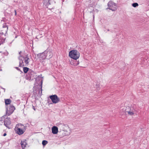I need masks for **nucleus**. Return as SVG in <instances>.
<instances>
[{
  "instance_id": "24",
  "label": "nucleus",
  "mask_w": 149,
  "mask_h": 149,
  "mask_svg": "<svg viewBox=\"0 0 149 149\" xmlns=\"http://www.w3.org/2000/svg\"><path fill=\"white\" fill-rule=\"evenodd\" d=\"M5 117L4 116L2 117L0 119V121L1 122L2 121H3V122H4V121L5 120Z\"/></svg>"
},
{
  "instance_id": "29",
  "label": "nucleus",
  "mask_w": 149,
  "mask_h": 149,
  "mask_svg": "<svg viewBox=\"0 0 149 149\" xmlns=\"http://www.w3.org/2000/svg\"><path fill=\"white\" fill-rule=\"evenodd\" d=\"M15 68L17 70H19V68L18 67H15Z\"/></svg>"
},
{
  "instance_id": "31",
  "label": "nucleus",
  "mask_w": 149,
  "mask_h": 149,
  "mask_svg": "<svg viewBox=\"0 0 149 149\" xmlns=\"http://www.w3.org/2000/svg\"><path fill=\"white\" fill-rule=\"evenodd\" d=\"M6 135V133H4L3 134V136H5Z\"/></svg>"
},
{
  "instance_id": "5",
  "label": "nucleus",
  "mask_w": 149,
  "mask_h": 149,
  "mask_svg": "<svg viewBox=\"0 0 149 149\" xmlns=\"http://www.w3.org/2000/svg\"><path fill=\"white\" fill-rule=\"evenodd\" d=\"M35 73L34 71L30 69L26 76V78L28 80L32 79L35 76Z\"/></svg>"
},
{
  "instance_id": "12",
  "label": "nucleus",
  "mask_w": 149,
  "mask_h": 149,
  "mask_svg": "<svg viewBox=\"0 0 149 149\" xmlns=\"http://www.w3.org/2000/svg\"><path fill=\"white\" fill-rule=\"evenodd\" d=\"M47 58L49 59L52 57L53 56V53L51 51H47Z\"/></svg>"
},
{
  "instance_id": "3",
  "label": "nucleus",
  "mask_w": 149,
  "mask_h": 149,
  "mask_svg": "<svg viewBox=\"0 0 149 149\" xmlns=\"http://www.w3.org/2000/svg\"><path fill=\"white\" fill-rule=\"evenodd\" d=\"M6 115L8 116L10 115L15 110V107L12 105L6 106Z\"/></svg>"
},
{
  "instance_id": "33",
  "label": "nucleus",
  "mask_w": 149,
  "mask_h": 149,
  "mask_svg": "<svg viewBox=\"0 0 149 149\" xmlns=\"http://www.w3.org/2000/svg\"><path fill=\"white\" fill-rule=\"evenodd\" d=\"M33 109L34 110H36V109L35 108V107L34 106H33Z\"/></svg>"
},
{
  "instance_id": "18",
  "label": "nucleus",
  "mask_w": 149,
  "mask_h": 149,
  "mask_svg": "<svg viewBox=\"0 0 149 149\" xmlns=\"http://www.w3.org/2000/svg\"><path fill=\"white\" fill-rule=\"evenodd\" d=\"M79 61H77L75 60L72 62L73 64H72V65L74 66H76L79 65Z\"/></svg>"
},
{
  "instance_id": "20",
  "label": "nucleus",
  "mask_w": 149,
  "mask_h": 149,
  "mask_svg": "<svg viewBox=\"0 0 149 149\" xmlns=\"http://www.w3.org/2000/svg\"><path fill=\"white\" fill-rule=\"evenodd\" d=\"M126 112H127L128 113V114H129L130 115L132 116L135 113H134L131 111H126Z\"/></svg>"
},
{
  "instance_id": "35",
  "label": "nucleus",
  "mask_w": 149,
  "mask_h": 149,
  "mask_svg": "<svg viewBox=\"0 0 149 149\" xmlns=\"http://www.w3.org/2000/svg\"><path fill=\"white\" fill-rule=\"evenodd\" d=\"M3 89H4V91H5V88H2Z\"/></svg>"
},
{
  "instance_id": "23",
  "label": "nucleus",
  "mask_w": 149,
  "mask_h": 149,
  "mask_svg": "<svg viewBox=\"0 0 149 149\" xmlns=\"http://www.w3.org/2000/svg\"><path fill=\"white\" fill-rule=\"evenodd\" d=\"M132 5V6L134 7H136L139 5L138 3H133Z\"/></svg>"
},
{
  "instance_id": "7",
  "label": "nucleus",
  "mask_w": 149,
  "mask_h": 149,
  "mask_svg": "<svg viewBox=\"0 0 149 149\" xmlns=\"http://www.w3.org/2000/svg\"><path fill=\"white\" fill-rule=\"evenodd\" d=\"M4 125L10 129L11 126V121L9 118H5L4 121Z\"/></svg>"
},
{
  "instance_id": "8",
  "label": "nucleus",
  "mask_w": 149,
  "mask_h": 149,
  "mask_svg": "<svg viewBox=\"0 0 149 149\" xmlns=\"http://www.w3.org/2000/svg\"><path fill=\"white\" fill-rule=\"evenodd\" d=\"M46 54L47 51H45L43 52L40 54H38V56L39 58H41L42 59H45L46 58V57H47Z\"/></svg>"
},
{
  "instance_id": "22",
  "label": "nucleus",
  "mask_w": 149,
  "mask_h": 149,
  "mask_svg": "<svg viewBox=\"0 0 149 149\" xmlns=\"http://www.w3.org/2000/svg\"><path fill=\"white\" fill-rule=\"evenodd\" d=\"M6 39V38H3L2 36L0 37V39L1 40V41H2L3 43L5 42Z\"/></svg>"
},
{
  "instance_id": "21",
  "label": "nucleus",
  "mask_w": 149,
  "mask_h": 149,
  "mask_svg": "<svg viewBox=\"0 0 149 149\" xmlns=\"http://www.w3.org/2000/svg\"><path fill=\"white\" fill-rule=\"evenodd\" d=\"M48 143V142L46 140H43L42 142V145L44 146H45L46 144H47Z\"/></svg>"
},
{
  "instance_id": "32",
  "label": "nucleus",
  "mask_w": 149,
  "mask_h": 149,
  "mask_svg": "<svg viewBox=\"0 0 149 149\" xmlns=\"http://www.w3.org/2000/svg\"><path fill=\"white\" fill-rule=\"evenodd\" d=\"M22 53V52L21 51H20V52H19V56L20 55H21V53Z\"/></svg>"
},
{
  "instance_id": "17",
  "label": "nucleus",
  "mask_w": 149,
  "mask_h": 149,
  "mask_svg": "<svg viewBox=\"0 0 149 149\" xmlns=\"http://www.w3.org/2000/svg\"><path fill=\"white\" fill-rule=\"evenodd\" d=\"M64 126L65 125L64 124L61 123L58 125V127L60 128H61V130H63V129H64Z\"/></svg>"
},
{
  "instance_id": "13",
  "label": "nucleus",
  "mask_w": 149,
  "mask_h": 149,
  "mask_svg": "<svg viewBox=\"0 0 149 149\" xmlns=\"http://www.w3.org/2000/svg\"><path fill=\"white\" fill-rule=\"evenodd\" d=\"M50 0H44V5L47 7V6H48L50 4V3L49 2Z\"/></svg>"
},
{
  "instance_id": "6",
  "label": "nucleus",
  "mask_w": 149,
  "mask_h": 149,
  "mask_svg": "<svg viewBox=\"0 0 149 149\" xmlns=\"http://www.w3.org/2000/svg\"><path fill=\"white\" fill-rule=\"evenodd\" d=\"M53 103L56 104L59 102L60 100L56 95H51L49 97Z\"/></svg>"
},
{
  "instance_id": "9",
  "label": "nucleus",
  "mask_w": 149,
  "mask_h": 149,
  "mask_svg": "<svg viewBox=\"0 0 149 149\" xmlns=\"http://www.w3.org/2000/svg\"><path fill=\"white\" fill-rule=\"evenodd\" d=\"M23 56L22 55L19 56L18 57V59L19 60V67H23L24 66H26V65L24 64V63L23 62V60L21 58V57H22Z\"/></svg>"
},
{
  "instance_id": "30",
  "label": "nucleus",
  "mask_w": 149,
  "mask_h": 149,
  "mask_svg": "<svg viewBox=\"0 0 149 149\" xmlns=\"http://www.w3.org/2000/svg\"><path fill=\"white\" fill-rule=\"evenodd\" d=\"M15 12V15H16L17 14V12L16 10H14Z\"/></svg>"
},
{
  "instance_id": "14",
  "label": "nucleus",
  "mask_w": 149,
  "mask_h": 149,
  "mask_svg": "<svg viewBox=\"0 0 149 149\" xmlns=\"http://www.w3.org/2000/svg\"><path fill=\"white\" fill-rule=\"evenodd\" d=\"M21 145L22 148L24 149L27 145L26 142L24 141H22L21 143Z\"/></svg>"
},
{
  "instance_id": "2",
  "label": "nucleus",
  "mask_w": 149,
  "mask_h": 149,
  "mask_svg": "<svg viewBox=\"0 0 149 149\" xmlns=\"http://www.w3.org/2000/svg\"><path fill=\"white\" fill-rule=\"evenodd\" d=\"M18 126L21 127H17L16 128V133L19 135H22L25 131L26 127L21 124H18Z\"/></svg>"
},
{
  "instance_id": "34",
  "label": "nucleus",
  "mask_w": 149,
  "mask_h": 149,
  "mask_svg": "<svg viewBox=\"0 0 149 149\" xmlns=\"http://www.w3.org/2000/svg\"><path fill=\"white\" fill-rule=\"evenodd\" d=\"M0 34H1L2 35H4L3 33H0Z\"/></svg>"
},
{
  "instance_id": "28",
  "label": "nucleus",
  "mask_w": 149,
  "mask_h": 149,
  "mask_svg": "<svg viewBox=\"0 0 149 149\" xmlns=\"http://www.w3.org/2000/svg\"><path fill=\"white\" fill-rule=\"evenodd\" d=\"M100 85L99 84H97L96 86L97 88L99 87Z\"/></svg>"
},
{
  "instance_id": "19",
  "label": "nucleus",
  "mask_w": 149,
  "mask_h": 149,
  "mask_svg": "<svg viewBox=\"0 0 149 149\" xmlns=\"http://www.w3.org/2000/svg\"><path fill=\"white\" fill-rule=\"evenodd\" d=\"M129 111L134 113H136V110L134 107H130Z\"/></svg>"
},
{
  "instance_id": "36",
  "label": "nucleus",
  "mask_w": 149,
  "mask_h": 149,
  "mask_svg": "<svg viewBox=\"0 0 149 149\" xmlns=\"http://www.w3.org/2000/svg\"><path fill=\"white\" fill-rule=\"evenodd\" d=\"M37 79H36V82H37Z\"/></svg>"
},
{
  "instance_id": "26",
  "label": "nucleus",
  "mask_w": 149,
  "mask_h": 149,
  "mask_svg": "<svg viewBox=\"0 0 149 149\" xmlns=\"http://www.w3.org/2000/svg\"><path fill=\"white\" fill-rule=\"evenodd\" d=\"M42 79H41L40 83H41V91H42Z\"/></svg>"
},
{
  "instance_id": "10",
  "label": "nucleus",
  "mask_w": 149,
  "mask_h": 149,
  "mask_svg": "<svg viewBox=\"0 0 149 149\" xmlns=\"http://www.w3.org/2000/svg\"><path fill=\"white\" fill-rule=\"evenodd\" d=\"M22 58L24 59V63H25V65H26V66H27L29 64V63L30 61V59L28 56V55H26L25 56H23Z\"/></svg>"
},
{
  "instance_id": "11",
  "label": "nucleus",
  "mask_w": 149,
  "mask_h": 149,
  "mask_svg": "<svg viewBox=\"0 0 149 149\" xmlns=\"http://www.w3.org/2000/svg\"><path fill=\"white\" fill-rule=\"evenodd\" d=\"M52 132L54 134H57L58 132V128L55 126H53L52 128Z\"/></svg>"
},
{
  "instance_id": "15",
  "label": "nucleus",
  "mask_w": 149,
  "mask_h": 149,
  "mask_svg": "<svg viewBox=\"0 0 149 149\" xmlns=\"http://www.w3.org/2000/svg\"><path fill=\"white\" fill-rule=\"evenodd\" d=\"M11 102V100L10 99H7L5 100V103L6 106H9L10 105H11L10 104Z\"/></svg>"
},
{
  "instance_id": "27",
  "label": "nucleus",
  "mask_w": 149,
  "mask_h": 149,
  "mask_svg": "<svg viewBox=\"0 0 149 149\" xmlns=\"http://www.w3.org/2000/svg\"><path fill=\"white\" fill-rule=\"evenodd\" d=\"M2 41H1V40L0 39V45H1V44H3Z\"/></svg>"
},
{
  "instance_id": "1",
  "label": "nucleus",
  "mask_w": 149,
  "mask_h": 149,
  "mask_svg": "<svg viewBox=\"0 0 149 149\" xmlns=\"http://www.w3.org/2000/svg\"><path fill=\"white\" fill-rule=\"evenodd\" d=\"M69 57L75 60L78 59L80 56V53L76 49L70 51L69 53Z\"/></svg>"
},
{
  "instance_id": "25",
  "label": "nucleus",
  "mask_w": 149,
  "mask_h": 149,
  "mask_svg": "<svg viewBox=\"0 0 149 149\" xmlns=\"http://www.w3.org/2000/svg\"><path fill=\"white\" fill-rule=\"evenodd\" d=\"M3 28H7V30L8 29V27L6 25V24L3 25Z\"/></svg>"
},
{
  "instance_id": "4",
  "label": "nucleus",
  "mask_w": 149,
  "mask_h": 149,
  "mask_svg": "<svg viewBox=\"0 0 149 149\" xmlns=\"http://www.w3.org/2000/svg\"><path fill=\"white\" fill-rule=\"evenodd\" d=\"M108 8L106 9H109L113 11L117 9L116 4L111 1H110L107 4Z\"/></svg>"
},
{
  "instance_id": "16",
  "label": "nucleus",
  "mask_w": 149,
  "mask_h": 149,
  "mask_svg": "<svg viewBox=\"0 0 149 149\" xmlns=\"http://www.w3.org/2000/svg\"><path fill=\"white\" fill-rule=\"evenodd\" d=\"M23 70L24 73H26L29 72V68L26 67H24L23 68Z\"/></svg>"
}]
</instances>
